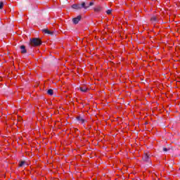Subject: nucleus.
I'll return each instance as SVG.
<instances>
[{
  "label": "nucleus",
  "instance_id": "f257e3e1",
  "mask_svg": "<svg viewBox=\"0 0 180 180\" xmlns=\"http://www.w3.org/2000/svg\"><path fill=\"white\" fill-rule=\"evenodd\" d=\"M30 44L33 47H39V46H41V40L39 38L30 39Z\"/></svg>",
  "mask_w": 180,
  "mask_h": 180
},
{
  "label": "nucleus",
  "instance_id": "f03ea898",
  "mask_svg": "<svg viewBox=\"0 0 180 180\" xmlns=\"http://www.w3.org/2000/svg\"><path fill=\"white\" fill-rule=\"evenodd\" d=\"M72 9H77V11L79 9H88V6H86L85 2H82L81 4H75L72 5Z\"/></svg>",
  "mask_w": 180,
  "mask_h": 180
},
{
  "label": "nucleus",
  "instance_id": "7ed1b4c3",
  "mask_svg": "<svg viewBox=\"0 0 180 180\" xmlns=\"http://www.w3.org/2000/svg\"><path fill=\"white\" fill-rule=\"evenodd\" d=\"M143 161L145 162H151V159L150 158V154L148 153H144L143 156Z\"/></svg>",
  "mask_w": 180,
  "mask_h": 180
},
{
  "label": "nucleus",
  "instance_id": "20e7f679",
  "mask_svg": "<svg viewBox=\"0 0 180 180\" xmlns=\"http://www.w3.org/2000/svg\"><path fill=\"white\" fill-rule=\"evenodd\" d=\"M73 23L77 25V23L81 20V15H78L77 18H73Z\"/></svg>",
  "mask_w": 180,
  "mask_h": 180
},
{
  "label": "nucleus",
  "instance_id": "39448f33",
  "mask_svg": "<svg viewBox=\"0 0 180 180\" xmlns=\"http://www.w3.org/2000/svg\"><path fill=\"white\" fill-rule=\"evenodd\" d=\"M77 120H78V122H79V123H82V124L85 123V120L84 119V117L82 116L77 117Z\"/></svg>",
  "mask_w": 180,
  "mask_h": 180
},
{
  "label": "nucleus",
  "instance_id": "423d86ee",
  "mask_svg": "<svg viewBox=\"0 0 180 180\" xmlns=\"http://www.w3.org/2000/svg\"><path fill=\"white\" fill-rule=\"evenodd\" d=\"M20 49H21L22 54H25V53H27L26 46H25V45L20 46Z\"/></svg>",
  "mask_w": 180,
  "mask_h": 180
},
{
  "label": "nucleus",
  "instance_id": "0eeeda50",
  "mask_svg": "<svg viewBox=\"0 0 180 180\" xmlns=\"http://www.w3.org/2000/svg\"><path fill=\"white\" fill-rule=\"evenodd\" d=\"M42 32L44 33H45L46 34H53V32L49 30L48 29H44V30H42Z\"/></svg>",
  "mask_w": 180,
  "mask_h": 180
},
{
  "label": "nucleus",
  "instance_id": "6e6552de",
  "mask_svg": "<svg viewBox=\"0 0 180 180\" xmlns=\"http://www.w3.org/2000/svg\"><path fill=\"white\" fill-rule=\"evenodd\" d=\"M102 11V8L101 6H98L97 7L94 8V11L95 12H101Z\"/></svg>",
  "mask_w": 180,
  "mask_h": 180
},
{
  "label": "nucleus",
  "instance_id": "1a4fd4ad",
  "mask_svg": "<svg viewBox=\"0 0 180 180\" xmlns=\"http://www.w3.org/2000/svg\"><path fill=\"white\" fill-rule=\"evenodd\" d=\"M47 94L48 95H50L51 96H52V95H54V91H53V89H49L47 91Z\"/></svg>",
  "mask_w": 180,
  "mask_h": 180
},
{
  "label": "nucleus",
  "instance_id": "9d476101",
  "mask_svg": "<svg viewBox=\"0 0 180 180\" xmlns=\"http://www.w3.org/2000/svg\"><path fill=\"white\" fill-rule=\"evenodd\" d=\"M150 20H151L152 22H155V23H156L157 22H158V19H157V17H155V16H153V17L150 18Z\"/></svg>",
  "mask_w": 180,
  "mask_h": 180
},
{
  "label": "nucleus",
  "instance_id": "9b49d317",
  "mask_svg": "<svg viewBox=\"0 0 180 180\" xmlns=\"http://www.w3.org/2000/svg\"><path fill=\"white\" fill-rule=\"evenodd\" d=\"M80 91L82 92H86V91H88V89H86V87H85V86L80 87Z\"/></svg>",
  "mask_w": 180,
  "mask_h": 180
},
{
  "label": "nucleus",
  "instance_id": "f8f14e48",
  "mask_svg": "<svg viewBox=\"0 0 180 180\" xmlns=\"http://www.w3.org/2000/svg\"><path fill=\"white\" fill-rule=\"evenodd\" d=\"M85 5H86V6H88L87 7V9H88V8H89V6H93L94 2H90L89 4L85 3Z\"/></svg>",
  "mask_w": 180,
  "mask_h": 180
},
{
  "label": "nucleus",
  "instance_id": "ddd939ff",
  "mask_svg": "<svg viewBox=\"0 0 180 180\" xmlns=\"http://www.w3.org/2000/svg\"><path fill=\"white\" fill-rule=\"evenodd\" d=\"M25 161H21L20 163H19V167H22L25 165Z\"/></svg>",
  "mask_w": 180,
  "mask_h": 180
},
{
  "label": "nucleus",
  "instance_id": "4468645a",
  "mask_svg": "<svg viewBox=\"0 0 180 180\" xmlns=\"http://www.w3.org/2000/svg\"><path fill=\"white\" fill-rule=\"evenodd\" d=\"M107 15H111L112 14V10H108L106 11Z\"/></svg>",
  "mask_w": 180,
  "mask_h": 180
},
{
  "label": "nucleus",
  "instance_id": "2eb2a0df",
  "mask_svg": "<svg viewBox=\"0 0 180 180\" xmlns=\"http://www.w3.org/2000/svg\"><path fill=\"white\" fill-rule=\"evenodd\" d=\"M4 8V2L1 1L0 2V9H2Z\"/></svg>",
  "mask_w": 180,
  "mask_h": 180
},
{
  "label": "nucleus",
  "instance_id": "dca6fc26",
  "mask_svg": "<svg viewBox=\"0 0 180 180\" xmlns=\"http://www.w3.org/2000/svg\"><path fill=\"white\" fill-rule=\"evenodd\" d=\"M163 151H165V152L168 151V148H163Z\"/></svg>",
  "mask_w": 180,
  "mask_h": 180
},
{
  "label": "nucleus",
  "instance_id": "f3484780",
  "mask_svg": "<svg viewBox=\"0 0 180 180\" xmlns=\"http://www.w3.org/2000/svg\"><path fill=\"white\" fill-rule=\"evenodd\" d=\"M1 81H2V78L0 77V82H1Z\"/></svg>",
  "mask_w": 180,
  "mask_h": 180
}]
</instances>
